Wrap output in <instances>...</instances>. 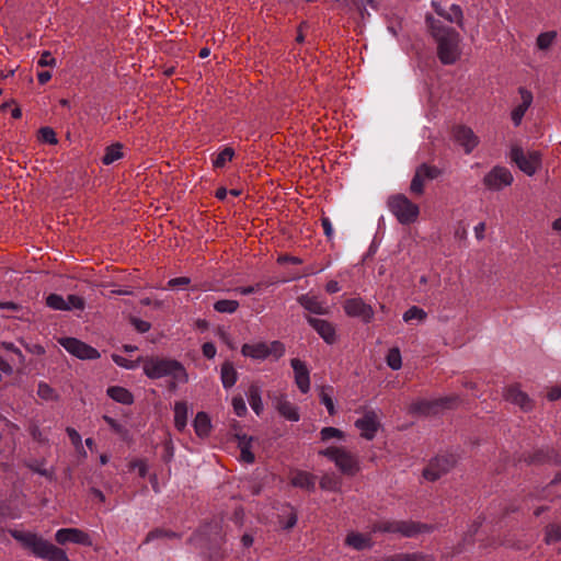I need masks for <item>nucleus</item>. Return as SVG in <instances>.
<instances>
[{
  "label": "nucleus",
  "mask_w": 561,
  "mask_h": 561,
  "mask_svg": "<svg viewBox=\"0 0 561 561\" xmlns=\"http://www.w3.org/2000/svg\"><path fill=\"white\" fill-rule=\"evenodd\" d=\"M275 409L286 420L290 422H298L300 419L298 408L287 400L285 396L275 399Z\"/></svg>",
  "instance_id": "18"
},
{
  "label": "nucleus",
  "mask_w": 561,
  "mask_h": 561,
  "mask_svg": "<svg viewBox=\"0 0 561 561\" xmlns=\"http://www.w3.org/2000/svg\"><path fill=\"white\" fill-rule=\"evenodd\" d=\"M511 158L527 175L535 174L541 163V157L539 152L531 151L525 153L520 148H513L511 151Z\"/></svg>",
  "instance_id": "7"
},
{
  "label": "nucleus",
  "mask_w": 561,
  "mask_h": 561,
  "mask_svg": "<svg viewBox=\"0 0 561 561\" xmlns=\"http://www.w3.org/2000/svg\"><path fill=\"white\" fill-rule=\"evenodd\" d=\"M37 394L44 400H53L55 398V390L49 385L41 382L37 388Z\"/></svg>",
  "instance_id": "46"
},
{
  "label": "nucleus",
  "mask_w": 561,
  "mask_h": 561,
  "mask_svg": "<svg viewBox=\"0 0 561 561\" xmlns=\"http://www.w3.org/2000/svg\"><path fill=\"white\" fill-rule=\"evenodd\" d=\"M220 379L225 389L233 387L238 380V373L230 362H225L220 368Z\"/></svg>",
  "instance_id": "25"
},
{
  "label": "nucleus",
  "mask_w": 561,
  "mask_h": 561,
  "mask_svg": "<svg viewBox=\"0 0 561 561\" xmlns=\"http://www.w3.org/2000/svg\"><path fill=\"white\" fill-rule=\"evenodd\" d=\"M113 360L121 367L126 369H135L141 363L142 358L139 357L137 360H129L121 355H112Z\"/></svg>",
  "instance_id": "43"
},
{
  "label": "nucleus",
  "mask_w": 561,
  "mask_h": 561,
  "mask_svg": "<svg viewBox=\"0 0 561 561\" xmlns=\"http://www.w3.org/2000/svg\"><path fill=\"white\" fill-rule=\"evenodd\" d=\"M432 34L437 43V54L439 60L445 65H451L460 56V36L454 28L445 27L431 22Z\"/></svg>",
  "instance_id": "2"
},
{
  "label": "nucleus",
  "mask_w": 561,
  "mask_h": 561,
  "mask_svg": "<svg viewBox=\"0 0 561 561\" xmlns=\"http://www.w3.org/2000/svg\"><path fill=\"white\" fill-rule=\"evenodd\" d=\"M300 305L310 312L317 314H325L329 312L328 306L319 297L314 295H302L299 298Z\"/></svg>",
  "instance_id": "21"
},
{
  "label": "nucleus",
  "mask_w": 561,
  "mask_h": 561,
  "mask_svg": "<svg viewBox=\"0 0 561 561\" xmlns=\"http://www.w3.org/2000/svg\"><path fill=\"white\" fill-rule=\"evenodd\" d=\"M388 207L397 220L402 225L414 222L420 214V208L407 196L397 194L388 198Z\"/></svg>",
  "instance_id": "6"
},
{
  "label": "nucleus",
  "mask_w": 561,
  "mask_h": 561,
  "mask_svg": "<svg viewBox=\"0 0 561 561\" xmlns=\"http://www.w3.org/2000/svg\"><path fill=\"white\" fill-rule=\"evenodd\" d=\"M38 140L42 141V142H45V144H49V145H57L58 144V139H57L56 133L50 127H42L38 130Z\"/></svg>",
  "instance_id": "36"
},
{
  "label": "nucleus",
  "mask_w": 561,
  "mask_h": 561,
  "mask_svg": "<svg viewBox=\"0 0 561 561\" xmlns=\"http://www.w3.org/2000/svg\"><path fill=\"white\" fill-rule=\"evenodd\" d=\"M51 79V73L49 71H42L37 75V80L41 84L47 83Z\"/></svg>",
  "instance_id": "61"
},
{
  "label": "nucleus",
  "mask_w": 561,
  "mask_h": 561,
  "mask_svg": "<svg viewBox=\"0 0 561 561\" xmlns=\"http://www.w3.org/2000/svg\"><path fill=\"white\" fill-rule=\"evenodd\" d=\"M277 262L279 264L290 263V264H301L302 260L298 256H291V255H282L277 259Z\"/></svg>",
  "instance_id": "54"
},
{
  "label": "nucleus",
  "mask_w": 561,
  "mask_h": 561,
  "mask_svg": "<svg viewBox=\"0 0 561 561\" xmlns=\"http://www.w3.org/2000/svg\"><path fill=\"white\" fill-rule=\"evenodd\" d=\"M321 226H322L324 234L328 237V239H332L334 231H333L331 220L328 217H322Z\"/></svg>",
  "instance_id": "53"
},
{
  "label": "nucleus",
  "mask_w": 561,
  "mask_h": 561,
  "mask_svg": "<svg viewBox=\"0 0 561 561\" xmlns=\"http://www.w3.org/2000/svg\"><path fill=\"white\" fill-rule=\"evenodd\" d=\"M234 157V150L231 147H225L213 158V167L215 169L224 168Z\"/></svg>",
  "instance_id": "33"
},
{
  "label": "nucleus",
  "mask_w": 561,
  "mask_h": 561,
  "mask_svg": "<svg viewBox=\"0 0 561 561\" xmlns=\"http://www.w3.org/2000/svg\"><path fill=\"white\" fill-rule=\"evenodd\" d=\"M46 305L54 310H66V299L58 294H50L46 298Z\"/></svg>",
  "instance_id": "38"
},
{
  "label": "nucleus",
  "mask_w": 561,
  "mask_h": 561,
  "mask_svg": "<svg viewBox=\"0 0 561 561\" xmlns=\"http://www.w3.org/2000/svg\"><path fill=\"white\" fill-rule=\"evenodd\" d=\"M141 363L145 375L150 379L170 377L173 387L188 380L185 367L175 359L152 356L142 358Z\"/></svg>",
  "instance_id": "1"
},
{
  "label": "nucleus",
  "mask_w": 561,
  "mask_h": 561,
  "mask_svg": "<svg viewBox=\"0 0 561 561\" xmlns=\"http://www.w3.org/2000/svg\"><path fill=\"white\" fill-rule=\"evenodd\" d=\"M513 182L511 171L504 167L493 168L483 179L484 185L492 191H500Z\"/></svg>",
  "instance_id": "9"
},
{
  "label": "nucleus",
  "mask_w": 561,
  "mask_h": 561,
  "mask_svg": "<svg viewBox=\"0 0 561 561\" xmlns=\"http://www.w3.org/2000/svg\"><path fill=\"white\" fill-rule=\"evenodd\" d=\"M345 542L354 549L362 550L371 546V538L359 533H351L347 535Z\"/></svg>",
  "instance_id": "30"
},
{
  "label": "nucleus",
  "mask_w": 561,
  "mask_h": 561,
  "mask_svg": "<svg viewBox=\"0 0 561 561\" xmlns=\"http://www.w3.org/2000/svg\"><path fill=\"white\" fill-rule=\"evenodd\" d=\"M124 157L123 153V145L119 142L113 144L105 148L104 156L102 158V163L105 165H110L115 161L122 159Z\"/></svg>",
  "instance_id": "31"
},
{
  "label": "nucleus",
  "mask_w": 561,
  "mask_h": 561,
  "mask_svg": "<svg viewBox=\"0 0 561 561\" xmlns=\"http://www.w3.org/2000/svg\"><path fill=\"white\" fill-rule=\"evenodd\" d=\"M435 12L443 16L444 19H446L447 21L451 22V23H456L457 25L459 26H462V10L459 5L457 4H453L450 5V8L448 9V11H445L438 3L436 2H433L432 3Z\"/></svg>",
  "instance_id": "23"
},
{
  "label": "nucleus",
  "mask_w": 561,
  "mask_h": 561,
  "mask_svg": "<svg viewBox=\"0 0 561 561\" xmlns=\"http://www.w3.org/2000/svg\"><path fill=\"white\" fill-rule=\"evenodd\" d=\"M455 140L463 147L466 153H470L479 144L478 136L473 130L466 126H457L454 129Z\"/></svg>",
  "instance_id": "17"
},
{
  "label": "nucleus",
  "mask_w": 561,
  "mask_h": 561,
  "mask_svg": "<svg viewBox=\"0 0 561 561\" xmlns=\"http://www.w3.org/2000/svg\"><path fill=\"white\" fill-rule=\"evenodd\" d=\"M340 289H341V287H340V285H339V283L336 280H330L325 285V290L329 294L337 293V291H340Z\"/></svg>",
  "instance_id": "59"
},
{
  "label": "nucleus",
  "mask_w": 561,
  "mask_h": 561,
  "mask_svg": "<svg viewBox=\"0 0 561 561\" xmlns=\"http://www.w3.org/2000/svg\"><path fill=\"white\" fill-rule=\"evenodd\" d=\"M56 541L60 545L67 542L91 546L92 541L89 535L78 528H61L55 535Z\"/></svg>",
  "instance_id": "14"
},
{
  "label": "nucleus",
  "mask_w": 561,
  "mask_h": 561,
  "mask_svg": "<svg viewBox=\"0 0 561 561\" xmlns=\"http://www.w3.org/2000/svg\"><path fill=\"white\" fill-rule=\"evenodd\" d=\"M237 438L238 446L240 448L241 460L247 463H252L254 461V455L251 451L252 437H248L247 435H238Z\"/></svg>",
  "instance_id": "28"
},
{
  "label": "nucleus",
  "mask_w": 561,
  "mask_h": 561,
  "mask_svg": "<svg viewBox=\"0 0 561 561\" xmlns=\"http://www.w3.org/2000/svg\"><path fill=\"white\" fill-rule=\"evenodd\" d=\"M290 365L294 369L295 383L302 393H307L310 390V373L306 364L298 359L293 358Z\"/></svg>",
  "instance_id": "16"
},
{
  "label": "nucleus",
  "mask_w": 561,
  "mask_h": 561,
  "mask_svg": "<svg viewBox=\"0 0 561 561\" xmlns=\"http://www.w3.org/2000/svg\"><path fill=\"white\" fill-rule=\"evenodd\" d=\"M355 427L359 431L363 438L374 439L380 427L378 414L373 410L366 411L362 417L355 421Z\"/></svg>",
  "instance_id": "10"
},
{
  "label": "nucleus",
  "mask_w": 561,
  "mask_h": 561,
  "mask_svg": "<svg viewBox=\"0 0 561 561\" xmlns=\"http://www.w3.org/2000/svg\"><path fill=\"white\" fill-rule=\"evenodd\" d=\"M320 436L323 442H327V440H330L333 438L342 440L345 437L344 433L341 430L331 427V426L323 427L320 432Z\"/></svg>",
  "instance_id": "37"
},
{
  "label": "nucleus",
  "mask_w": 561,
  "mask_h": 561,
  "mask_svg": "<svg viewBox=\"0 0 561 561\" xmlns=\"http://www.w3.org/2000/svg\"><path fill=\"white\" fill-rule=\"evenodd\" d=\"M111 399L123 404H131L134 397L129 390L123 387L114 386L107 389Z\"/></svg>",
  "instance_id": "27"
},
{
  "label": "nucleus",
  "mask_w": 561,
  "mask_h": 561,
  "mask_svg": "<svg viewBox=\"0 0 561 561\" xmlns=\"http://www.w3.org/2000/svg\"><path fill=\"white\" fill-rule=\"evenodd\" d=\"M202 352L206 358L211 359L216 356L217 350L213 343L206 342L202 346Z\"/></svg>",
  "instance_id": "51"
},
{
  "label": "nucleus",
  "mask_w": 561,
  "mask_h": 561,
  "mask_svg": "<svg viewBox=\"0 0 561 561\" xmlns=\"http://www.w3.org/2000/svg\"><path fill=\"white\" fill-rule=\"evenodd\" d=\"M399 533L405 537H412L421 531V526L408 522H385L379 524L375 531Z\"/></svg>",
  "instance_id": "15"
},
{
  "label": "nucleus",
  "mask_w": 561,
  "mask_h": 561,
  "mask_svg": "<svg viewBox=\"0 0 561 561\" xmlns=\"http://www.w3.org/2000/svg\"><path fill=\"white\" fill-rule=\"evenodd\" d=\"M319 455L327 457L334 462L335 467L346 476H355L360 470L359 460L356 455L345 447H328L319 451Z\"/></svg>",
  "instance_id": "4"
},
{
  "label": "nucleus",
  "mask_w": 561,
  "mask_h": 561,
  "mask_svg": "<svg viewBox=\"0 0 561 561\" xmlns=\"http://www.w3.org/2000/svg\"><path fill=\"white\" fill-rule=\"evenodd\" d=\"M387 561H431L427 556L421 553H411V554H398L391 560Z\"/></svg>",
  "instance_id": "45"
},
{
  "label": "nucleus",
  "mask_w": 561,
  "mask_h": 561,
  "mask_svg": "<svg viewBox=\"0 0 561 561\" xmlns=\"http://www.w3.org/2000/svg\"><path fill=\"white\" fill-rule=\"evenodd\" d=\"M241 541H242V545L248 548V547L252 546L253 537L250 535H243Z\"/></svg>",
  "instance_id": "63"
},
{
  "label": "nucleus",
  "mask_w": 561,
  "mask_h": 561,
  "mask_svg": "<svg viewBox=\"0 0 561 561\" xmlns=\"http://www.w3.org/2000/svg\"><path fill=\"white\" fill-rule=\"evenodd\" d=\"M191 283V279L188 277H175L168 282V288H178V287H184L187 286Z\"/></svg>",
  "instance_id": "50"
},
{
  "label": "nucleus",
  "mask_w": 561,
  "mask_h": 561,
  "mask_svg": "<svg viewBox=\"0 0 561 561\" xmlns=\"http://www.w3.org/2000/svg\"><path fill=\"white\" fill-rule=\"evenodd\" d=\"M11 116L14 118V119H19L22 117V111L19 106H14L11 111Z\"/></svg>",
  "instance_id": "64"
},
{
  "label": "nucleus",
  "mask_w": 561,
  "mask_h": 561,
  "mask_svg": "<svg viewBox=\"0 0 561 561\" xmlns=\"http://www.w3.org/2000/svg\"><path fill=\"white\" fill-rule=\"evenodd\" d=\"M174 425L180 432L183 431L187 424L188 407L184 401H176L174 403Z\"/></svg>",
  "instance_id": "26"
},
{
  "label": "nucleus",
  "mask_w": 561,
  "mask_h": 561,
  "mask_svg": "<svg viewBox=\"0 0 561 561\" xmlns=\"http://www.w3.org/2000/svg\"><path fill=\"white\" fill-rule=\"evenodd\" d=\"M239 302L231 299H221L214 304V309L220 313H233L238 310Z\"/></svg>",
  "instance_id": "34"
},
{
  "label": "nucleus",
  "mask_w": 561,
  "mask_h": 561,
  "mask_svg": "<svg viewBox=\"0 0 561 561\" xmlns=\"http://www.w3.org/2000/svg\"><path fill=\"white\" fill-rule=\"evenodd\" d=\"M455 460L449 456H439L434 458L428 466L424 469L423 476L426 480L435 481L440 478L442 474L449 471L454 466Z\"/></svg>",
  "instance_id": "12"
},
{
  "label": "nucleus",
  "mask_w": 561,
  "mask_h": 561,
  "mask_svg": "<svg viewBox=\"0 0 561 561\" xmlns=\"http://www.w3.org/2000/svg\"><path fill=\"white\" fill-rule=\"evenodd\" d=\"M241 353L255 360L278 359L285 354V345L279 341L245 343L241 347Z\"/></svg>",
  "instance_id": "5"
},
{
  "label": "nucleus",
  "mask_w": 561,
  "mask_h": 561,
  "mask_svg": "<svg viewBox=\"0 0 561 561\" xmlns=\"http://www.w3.org/2000/svg\"><path fill=\"white\" fill-rule=\"evenodd\" d=\"M339 484V480L333 476H324L320 481L321 488L329 491L337 490Z\"/></svg>",
  "instance_id": "48"
},
{
  "label": "nucleus",
  "mask_w": 561,
  "mask_h": 561,
  "mask_svg": "<svg viewBox=\"0 0 561 561\" xmlns=\"http://www.w3.org/2000/svg\"><path fill=\"white\" fill-rule=\"evenodd\" d=\"M561 539V527L558 525H549L546 528L545 540L547 543L557 542Z\"/></svg>",
  "instance_id": "44"
},
{
  "label": "nucleus",
  "mask_w": 561,
  "mask_h": 561,
  "mask_svg": "<svg viewBox=\"0 0 561 561\" xmlns=\"http://www.w3.org/2000/svg\"><path fill=\"white\" fill-rule=\"evenodd\" d=\"M133 469H137L140 477H145L147 473V466L142 460L135 461L131 465Z\"/></svg>",
  "instance_id": "58"
},
{
  "label": "nucleus",
  "mask_w": 561,
  "mask_h": 561,
  "mask_svg": "<svg viewBox=\"0 0 561 561\" xmlns=\"http://www.w3.org/2000/svg\"><path fill=\"white\" fill-rule=\"evenodd\" d=\"M290 481L294 486L302 489H311L314 486V477L311 473L305 471L293 472Z\"/></svg>",
  "instance_id": "29"
},
{
  "label": "nucleus",
  "mask_w": 561,
  "mask_h": 561,
  "mask_svg": "<svg viewBox=\"0 0 561 561\" xmlns=\"http://www.w3.org/2000/svg\"><path fill=\"white\" fill-rule=\"evenodd\" d=\"M259 288H260L259 285H255V286H243V287H238L236 289V291L241 294V295H250V294L256 293L259 290Z\"/></svg>",
  "instance_id": "57"
},
{
  "label": "nucleus",
  "mask_w": 561,
  "mask_h": 561,
  "mask_svg": "<svg viewBox=\"0 0 561 561\" xmlns=\"http://www.w3.org/2000/svg\"><path fill=\"white\" fill-rule=\"evenodd\" d=\"M13 538L20 541L33 554L48 561H69L66 552L32 533L11 530Z\"/></svg>",
  "instance_id": "3"
},
{
  "label": "nucleus",
  "mask_w": 561,
  "mask_h": 561,
  "mask_svg": "<svg viewBox=\"0 0 561 561\" xmlns=\"http://www.w3.org/2000/svg\"><path fill=\"white\" fill-rule=\"evenodd\" d=\"M133 323H134L136 330L141 333H145V332L149 331V329H150V323L147 321H144V320L135 319V320H133Z\"/></svg>",
  "instance_id": "56"
},
{
  "label": "nucleus",
  "mask_w": 561,
  "mask_h": 561,
  "mask_svg": "<svg viewBox=\"0 0 561 561\" xmlns=\"http://www.w3.org/2000/svg\"><path fill=\"white\" fill-rule=\"evenodd\" d=\"M520 103L515 106L512 111V121L516 126H518L529 106L533 103V94L530 91L520 88L519 89Z\"/></svg>",
  "instance_id": "19"
},
{
  "label": "nucleus",
  "mask_w": 561,
  "mask_h": 561,
  "mask_svg": "<svg viewBox=\"0 0 561 561\" xmlns=\"http://www.w3.org/2000/svg\"><path fill=\"white\" fill-rule=\"evenodd\" d=\"M504 397L507 401L517 404L524 410H528L531 407L530 399L518 386H510L506 388Z\"/></svg>",
  "instance_id": "22"
},
{
  "label": "nucleus",
  "mask_w": 561,
  "mask_h": 561,
  "mask_svg": "<svg viewBox=\"0 0 561 561\" xmlns=\"http://www.w3.org/2000/svg\"><path fill=\"white\" fill-rule=\"evenodd\" d=\"M387 364L390 368L397 370L402 366V359L399 348H391L387 355Z\"/></svg>",
  "instance_id": "39"
},
{
  "label": "nucleus",
  "mask_w": 561,
  "mask_h": 561,
  "mask_svg": "<svg viewBox=\"0 0 561 561\" xmlns=\"http://www.w3.org/2000/svg\"><path fill=\"white\" fill-rule=\"evenodd\" d=\"M248 400L255 414L260 415L263 411V403L261 399V391L257 386L252 385L249 388Z\"/></svg>",
  "instance_id": "32"
},
{
  "label": "nucleus",
  "mask_w": 561,
  "mask_h": 561,
  "mask_svg": "<svg viewBox=\"0 0 561 561\" xmlns=\"http://www.w3.org/2000/svg\"><path fill=\"white\" fill-rule=\"evenodd\" d=\"M426 312L422 308L413 306L403 313V320L407 323L413 320L422 322L426 319Z\"/></svg>",
  "instance_id": "35"
},
{
  "label": "nucleus",
  "mask_w": 561,
  "mask_h": 561,
  "mask_svg": "<svg viewBox=\"0 0 561 561\" xmlns=\"http://www.w3.org/2000/svg\"><path fill=\"white\" fill-rule=\"evenodd\" d=\"M485 232V224L480 222L474 227V234L478 240H482L484 238Z\"/></svg>",
  "instance_id": "60"
},
{
  "label": "nucleus",
  "mask_w": 561,
  "mask_h": 561,
  "mask_svg": "<svg viewBox=\"0 0 561 561\" xmlns=\"http://www.w3.org/2000/svg\"><path fill=\"white\" fill-rule=\"evenodd\" d=\"M556 36H557L556 32L541 33L537 37V46H538V48H540V49L549 48L552 45V43L554 42Z\"/></svg>",
  "instance_id": "42"
},
{
  "label": "nucleus",
  "mask_w": 561,
  "mask_h": 561,
  "mask_svg": "<svg viewBox=\"0 0 561 561\" xmlns=\"http://www.w3.org/2000/svg\"><path fill=\"white\" fill-rule=\"evenodd\" d=\"M67 433H68V436L71 440V443L77 447V448H80L82 449V443H81V436L80 434L75 430V428H71V427H68L67 428Z\"/></svg>",
  "instance_id": "52"
},
{
  "label": "nucleus",
  "mask_w": 561,
  "mask_h": 561,
  "mask_svg": "<svg viewBox=\"0 0 561 561\" xmlns=\"http://www.w3.org/2000/svg\"><path fill=\"white\" fill-rule=\"evenodd\" d=\"M59 343L68 353L80 359H96L100 357L96 348L78 339L64 337L59 340Z\"/></svg>",
  "instance_id": "8"
},
{
  "label": "nucleus",
  "mask_w": 561,
  "mask_h": 561,
  "mask_svg": "<svg viewBox=\"0 0 561 561\" xmlns=\"http://www.w3.org/2000/svg\"><path fill=\"white\" fill-rule=\"evenodd\" d=\"M162 536H170L169 533H165L163 530H160V529H157V530H153L151 531L148 537H147V541H150L154 538H159V537H162Z\"/></svg>",
  "instance_id": "62"
},
{
  "label": "nucleus",
  "mask_w": 561,
  "mask_h": 561,
  "mask_svg": "<svg viewBox=\"0 0 561 561\" xmlns=\"http://www.w3.org/2000/svg\"><path fill=\"white\" fill-rule=\"evenodd\" d=\"M232 408H233V412L238 416H243L247 413V405L241 396H236L232 398Z\"/></svg>",
  "instance_id": "47"
},
{
  "label": "nucleus",
  "mask_w": 561,
  "mask_h": 561,
  "mask_svg": "<svg viewBox=\"0 0 561 561\" xmlns=\"http://www.w3.org/2000/svg\"><path fill=\"white\" fill-rule=\"evenodd\" d=\"M320 401L327 408L330 415H334L336 413L333 398L325 388H322L320 391Z\"/></svg>",
  "instance_id": "40"
},
{
  "label": "nucleus",
  "mask_w": 561,
  "mask_h": 561,
  "mask_svg": "<svg viewBox=\"0 0 561 561\" xmlns=\"http://www.w3.org/2000/svg\"><path fill=\"white\" fill-rule=\"evenodd\" d=\"M66 299V310H83L85 302L82 297L77 295H68Z\"/></svg>",
  "instance_id": "41"
},
{
  "label": "nucleus",
  "mask_w": 561,
  "mask_h": 561,
  "mask_svg": "<svg viewBox=\"0 0 561 561\" xmlns=\"http://www.w3.org/2000/svg\"><path fill=\"white\" fill-rule=\"evenodd\" d=\"M439 170L434 165L422 164L420 165L411 181L410 190L414 194H422L426 181L436 179L439 175Z\"/></svg>",
  "instance_id": "11"
},
{
  "label": "nucleus",
  "mask_w": 561,
  "mask_h": 561,
  "mask_svg": "<svg viewBox=\"0 0 561 561\" xmlns=\"http://www.w3.org/2000/svg\"><path fill=\"white\" fill-rule=\"evenodd\" d=\"M550 401H556L561 398V385L550 388L547 394Z\"/></svg>",
  "instance_id": "55"
},
{
  "label": "nucleus",
  "mask_w": 561,
  "mask_h": 561,
  "mask_svg": "<svg viewBox=\"0 0 561 561\" xmlns=\"http://www.w3.org/2000/svg\"><path fill=\"white\" fill-rule=\"evenodd\" d=\"M37 65L39 67H55L56 66V59L53 57V55L50 54V51H43L38 61H37Z\"/></svg>",
  "instance_id": "49"
},
{
  "label": "nucleus",
  "mask_w": 561,
  "mask_h": 561,
  "mask_svg": "<svg viewBox=\"0 0 561 561\" xmlns=\"http://www.w3.org/2000/svg\"><path fill=\"white\" fill-rule=\"evenodd\" d=\"M308 322L327 343L335 342V329L330 322L311 317L308 318Z\"/></svg>",
  "instance_id": "20"
},
{
  "label": "nucleus",
  "mask_w": 561,
  "mask_h": 561,
  "mask_svg": "<svg viewBox=\"0 0 561 561\" xmlns=\"http://www.w3.org/2000/svg\"><path fill=\"white\" fill-rule=\"evenodd\" d=\"M194 431L197 436L207 437L211 431L210 417L205 412H198L193 422Z\"/></svg>",
  "instance_id": "24"
},
{
  "label": "nucleus",
  "mask_w": 561,
  "mask_h": 561,
  "mask_svg": "<svg viewBox=\"0 0 561 561\" xmlns=\"http://www.w3.org/2000/svg\"><path fill=\"white\" fill-rule=\"evenodd\" d=\"M344 311L348 317L359 318L369 322L374 317L373 308L360 298H351L344 302Z\"/></svg>",
  "instance_id": "13"
}]
</instances>
